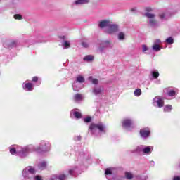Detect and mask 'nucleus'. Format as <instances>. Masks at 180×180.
I'll list each match as a JSON object with an SVG mask.
<instances>
[{"mask_svg":"<svg viewBox=\"0 0 180 180\" xmlns=\"http://www.w3.org/2000/svg\"><path fill=\"white\" fill-rule=\"evenodd\" d=\"M169 18L168 15V13L167 12H162L159 14V19L162 21L164 22L165 20H167V19Z\"/></svg>","mask_w":180,"mask_h":180,"instance_id":"20","label":"nucleus"},{"mask_svg":"<svg viewBox=\"0 0 180 180\" xmlns=\"http://www.w3.org/2000/svg\"><path fill=\"white\" fill-rule=\"evenodd\" d=\"M70 46H71V43L70 41H65L63 44V47L64 49H70Z\"/></svg>","mask_w":180,"mask_h":180,"instance_id":"31","label":"nucleus"},{"mask_svg":"<svg viewBox=\"0 0 180 180\" xmlns=\"http://www.w3.org/2000/svg\"><path fill=\"white\" fill-rule=\"evenodd\" d=\"M97 44H98L99 46L98 51H100V53H103L105 49L108 47H109V49H113V44L112 43V40H98Z\"/></svg>","mask_w":180,"mask_h":180,"instance_id":"6","label":"nucleus"},{"mask_svg":"<svg viewBox=\"0 0 180 180\" xmlns=\"http://www.w3.org/2000/svg\"><path fill=\"white\" fill-rule=\"evenodd\" d=\"M146 11V13H150V12H151V11H153V9H151L150 7H146L145 8Z\"/></svg>","mask_w":180,"mask_h":180,"instance_id":"46","label":"nucleus"},{"mask_svg":"<svg viewBox=\"0 0 180 180\" xmlns=\"http://www.w3.org/2000/svg\"><path fill=\"white\" fill-rule=\"evenodd\" d=\"M136 8H132L131 11H136Z\"/></svg>","mask_w":180,"mask_h":180,"instance_id":"52","label":"nucleus"},{"mask_svg":"<svg viewBox=\"0 0 180 180\" xmlns=\"http://www.w3.org/2000/svg\"><path fill=\"white\" fill-rule=\"evenodd\" d=\"M89 81L94 84V85H98L99 80L98 79H95L92 77V76L89 77Z\"/></svg>","mask_w":180,"mask_h":180,"instance_id":"28","label":"nucleus"},{"mask_svg":"<svg viewBox=\"0 0 180 180\" xmlns=\"http://www.w3.org/2000/svg\"><path fill=\"white\" fill-rule=\"evenodd\" d=\"M81 136H75L74 140L75 141H81Z\"/></svg>","mask_w":180,"mask_h":180,"instance_id":"43","label":"nucleus"},{"mask_svg":"<svg viewBox=\"0 0 180 180\" xmlns=\"http://www.w3.org/2000/svg\"><path fill=\"white\" fill-rule=\"evenodd\" d=\"M143 148H144V145H140L139 146H136L134 149L131 150V153L132 154H143Z\"/></svg>","mask_w":180,"mask_h":180,"instance_id":"14","label":"nucleus"},{"mask_svg":"<svg viewBox=\"0 0 180 180\" xmlns=\"http://www.w3.org/2000/svg\"><path fill=\"white\" fill-rule=\"evenodd\" d=\"M167 95L171 97V99H174L176 96V89H168Z\"/></svg>","mask_w":180,"mask_h":180,"instance_id":"19","label":"nucleus"},{"mask_svg":"<svg viewBox=\"0 0 180 180\" xmlns=\"http://www.w3.org/2000/svg\"><path fill=\"white\" fill-rule=\"evenodd\" d=\"M10 45L11 46V47H16V46H18V41H11Z\"/></svg>","mask_w":180,"mask_h":180,"instance_id":"41","label":"nucleus"},{"mask_svg":"<svg viewBox=\"0 0 180 180\" xmlns=\"http://www.w3.org/2000/svg\"><path fill=\"white\" fill-rule=\"evenodd\" d=\"M144 15L148 19V25L150 26V27H153V29L160 27V24L155 19V14L151 13H145Z\"/></svg>","mask_w":180,"mask_h":180,"instance_id":"5","label":"nucleus"},{"mask_svg":"<svg viewBox=\"0 0 180 180\" xmlns=\"http://www.w3.org/2000/svg\"><path fill=\"white\" fill-rule=\"evenodd\" d=\"M75 172H77V167L70 169L68 171L69 175H75Z\"/></svg>","mask_w":180,"mask_h":180,"instance_id":"32","label":"nucleus"},{"mask_svg":"<svg viewBox=\"0 0 180 180\" xmlns=\"http://www.w3.org/2000/svg\"><path fill=\"white\" fill-rule=\"evenodd\" d=\"M75 82L83 84L84 82H85V78L83 77L82 75H79L76 77V79Z\"/></svg>","mask_w":180,"mask_h":180,"instance_id":"23","label":"nucleus"},{"mask_svg":"<svg viewBox=\"0 0 180 180\" xmlns=\"http://www.w3.org/2000/svg\"><path fill=\"white\" fill-rule=\"evenodd\" d=\"M34 174H36V169L32 166H28L22 170V180H33Z\"/></svg>","mask_w":180,"mask_h":180,"instance_id":"4","label":"nucleus"},{"mask_svg":"<svg viewBox=\"0 0 180 180\" xmlns=\"http://www.w3.org/2000/svg\"><path fill=\"white\" fill-rule=\"evenodd\" d=\"M84 61H86L87 63H91V61H94V56L87 55L83 58Z\"/></svg>","mask_w":180,"mask_h":180,"instance_id":"27","label":"nucleus"},{"mask_svg":"<svg viewBox=\"0 0 180 180\" xmlns=\"http://www.w3.org/2000/svg\"><path fill=\"white\" fill-rule=\"evenodd\" d=\"M82 46H83V47H84L85 49H87V47H89V43H88V42H82Z\"/></svg>","mask_w":180,"mask_h":180,"instance_id":"42","label":"nucleus"},{"mask_svg":"<svg viewBox=\"0 0 180 180\" xmlns=\"http://www.w3.org/2000/svg\"><path fill=\"white\" fill-rule=\"evenodd\" d=\"M46 167H47V162L45 161H42L39 162L38 165V168L41 171H43V169H46Z\"/></svg>","mask_w":180,"mask_h":180,"instance_id":"25","label":"nucleus"},{"mask_svg":"<svg viewBox=\"0 0 180 180\" xmlns=\"http://www.w3.org/2000/svg\"><path fill=\"white\" fill-rule=\"evenodd\" d=\"M171 110H172V105H167L163 108V111L166 112H169Z\"/></svg>","mask_w":180,"mask_h":180,"instance_id":"29","label":"nucleus"},{"mask_svg":"<svg viewBox=\"0 0 180 180\" xmlns=\"http://www.w3.org/2000/svg\"><path fill=\"white\" fill-rule=\"evenodd\" d=\"M72 86L74 91L79 92V91H81V89L84 88V84L78 83L77 82H74Z\"/></svg>","mask_w":180,"mask_h":180,"instance_id":"16","label":"nucleus"},{"mask_svg":"<svg viewBox=\"0 0 180 180\" xmlns=\"http://www.w3.org/2000/svg\"><path fill=\"white\" fill-rule=\"evenodd\" d=\"M85 123H89V122H91V117H87L86 118L84 119Z\"/></svg>","mask_w":180,"mask_h":180,"instance_id":"45","label":"nucleus"},{"mask_svg":"<svg viewBox=\"0 0 180 180\" xmlns=\"http://www.w3.org/2000/svg\"><path fill=\"white\" fill-rule=\"evenodd\" d=\"M110 25V21L109 20H103L99 22L98 23V27L100 29H105L109 27Z\"/></svg>","mask_w":180,"mask_h":180,"instance_id":"13","label":"nucleus"},{"mask_svg":"<svg viewBox=\"0 0 180 180\" xmlns=\"http://www.w3.org/2000/svg\"><path fill=\"white\" fill-rule=\"evenodd\" d=\"M35 43H39V41H36Z\"/></svg>","mask_w":180,"mask_h":180,"instance_id":"53","label":"nucleus"},{"mask_svg":"<svg viewBox=\"0 0 180 180\" xmlns=\"http://www.w3.org/2000/svg\"><path fill=\"white\" fill-rule=\"evenodd\" d=\"M28 150L30 153H37L38 154H44L45 153H49L51 150V144L50 141L41 140L38 147L34 145H28Z\"/></svg>","mask_w":180,"mask_h":180,"instance_id":"1","label":"nucleus"},{"mask_svg":"<svg viewBox=\"0 0 180 180\" xmlns=\"http://www.w3.org/2000/svg\"><path fill=\"white\" fill-rule=\"evenodd\" d=\"M154 150V146H145L143 145V155H150Z\"/></svg>","mask_w":180,"mask_h":180,"instance_id":"12","label":"nucleus"},{"mask_svg":"<svg viewBox=\"0 0 180 180\" xmlns=\"http://www.w3.org/2000/svg\"><path fill=\"white\" fill-rule=\"evenodd\" d=\"M60 39H63V40H65V39H67V37L62 36V37H60Z\"/></svg>","mask_w":180,"mask_h":180,"instance_id":"49","label":"nucleus"},{"mask_svg":"<svg viewBox=\"0 0 180 180\" xmlns=\"http://www.w3.org/2000/svg\"><path fill=\"white\" fill-rule=\"evenodd\" d=\"M115 169L113 168H109V169H106L105 172V175L107 178V179L110 180L112 179V175H113V171Z\"/></svg>","mask_w":180,"mask_h":180,"instance_id":"18","label":"nucleus"},{"mask_svg":"<svg viewBox=\"0 0 180 180\" xmlns=\"http://www.w3.org/2000/svg\"><path fill=\"white\" fill-rule=\"evenodd\" d=\"M160 77V72L157 70H153L150 71V79H157Z\"/></svg>","mask_w":180,"mask_h":180,"instance_id":"17","label":"nucleus"},{"mask_svg":"<svg viewBox=\"0 0 180 180\" xmlns=\"http://www.w3.org/2000/svg\"><path fill=\"white\" fill-rule=\"evenodd\" d=\"M92 92L94 95H99L102 92V89L100 86L94 87Z\"/></svg>","mask_w":180,"mask_h":180,"instance_id":"26","label":"nucleus"},{"mask_svg":"<svg viewBox=\"0 0 180 180\" xmlns=\"http://www.w3.org/2000/svg\"><path fill=\"white\" fill-rule=\"evenodd\" d=\"M153 44L156 46H160L161 44V39H157L153 41Z\"/></svg>","mask_w":180,"mask_h":180,"instance_id":"38","label":"nucleus"},{"mask_svg":"<svg viewBox=\"0 0 180 180\" xmlns=\"http://www.w3.org/2000/svg\"><path fill=\"white\" fill-rule=\"evenodd\" d=\"M70 117H75L76 119H81V112L76 111V110H72L70 112Z\"/></svg>","mask_w":180,"mask_h":180,"instance_id":"22","label":"nucleus"},{"mask_svg":"<svg viewBox=\"0 0 180 180\" xmlns=\"http://www.w3.org/2000/svg\"><path fill=\"white\" fill-rule=\"evenodd\" d=\"M22 89L24 91H27V92H32V91L34 89V84L29 82V81L27 80L22 84Z\"/></svg>","mask_w":180,"mask_h":180,"instance_id":"11","label":"nucleus"},{"mask_svg":"<svg viewBox=\"0 0 180 180\" xmlns=\"http://www.w3.org/2000/svg\"><path fill=\"white\" fill-rule=\"evenodd\" d=\"M32 180H43V177L40 175H36L33 177Z\"/></svg>","mask_w":180,"mask_h":180,"instance_id":"39","label":"nucleus"},{"mask_svg":"<svg viewBox=\"0 0 180 180\" xmlns=\"http://www.w3.org/2000/svg\"><path fill=\"white\" fill-rule=\"evenodd\" d=\"M73 101L76 103H81L84 101V95L80 94H76L73 96Z\"/></svg>","mask_w":180,"mask_h":180,"instance_id":"15","label":"nucleus"},{"mask_svg":"<svg viewBox=\"0 0 180 180\" xmlns=\"http://www.w3.org/2000/svg\"><path fill=\"white\" fill-rule=\"evenodd\" d=\"M32 81L33 82H37V81H39V77H32Z\"/></svg>","mask_w":180,"mask_h":180,"instance_id":"47","label":"nucleus"},{"mask_svg":"<svg viewBox=\"0 0 180 180\" xmlns=\"http://www.w3.org/2000/svg\"><path fill=\"white\" fill-rule=\"evenodd\" d=\"M167 44H174V38L172 37H168L165 40Z\"/></svg>","mask_w":180,"mask_h":180,"instance_id":"33","label":"nucleus"},{"mask_svg":"<svg viewBox=\"0 0 180 180\" xmlns=\"http://www.w3.org/2000/svg\"><path fill=\"white\" fill-rule=\"evenodd\" d=\"M153 105L155 106V108L161 109V108L164 107V99L162 97L157 96L153 98Z\"/></svg>","mask_w":180,"mask_h":180,"instance_id":"9","label":"nucleus"},{"mask_svg":"<svg viewBox=\"0 0 180 180\" xmlns=\"http://www.w3.org/2000/svg\"><path fill=\"white\" fill-rule=\"evenodd\" d=\"M134 94L135 96H140V95H141V89H135Z\"/></svg>","mask_w":180,"mask_h":180,"instance_id":"34","label":"nucleus"},{"mask_svg":"<svg viewBox=\"0 0 180 180\" xmlns=\"http://www.w3.org/2000/svg\"><path fill=\"white\" fill-rule=\"evenodd\" d=\"M173 180H180V176H174Z\"/></svg>","mask_w":180,"mask_h":180,"instance_id":"48","label":"nucleus"},{"mask_svg":"<svg viewBox=\"0 0 180 180\" xmlns=\"http://www.w3.org/2000/svg\"><path fill=\"white\" fill-rule=\"evenodd\" d=\"M150 165H154L155 162H154V161H150Z\"/></svg>","mask_w":180,"mask_h":180,"instance_id":"51","label":"nucleus"},{"mask_svg":"<svg viewBox=\"0 0 180 180\" xmlns=\"http://www.w3.org/2000/svg\"><path fill=\"white\" fill-rule=\"evenodd\" d=\"M152 50L155 52H158L161 50V46L160 45H153Z\"/></svg>","mask_w":180,"mask_h":180,"instance_id":"30","label":"nucleus"},{"mask_svg":"<svg viewBox=\"0 0 180 180\" xmlns=\"http://www.w3.org/2000/svg\"><path fill=\"white\" fill-rule=\"evenodd\" d=\"M139 134L141 139L147 140V139L150 138V135L151 134V129H150L148 127L143 128L140 129Z\"/></svg>","mask_w":180,"mask_h":180,"instance_id":"10","label":"nucleus"},{"mask_svg":"<svg viewBox=\"0 0 180 180\" xmlns=\"http://www.w3.org/2000/svg\"><path fill=\"white\" fill-rule=\"evenodd\" d=\"M58 180H66L67 179V175L65 174H60L58 176Z\"/></svg>","mask_w":180,"mask_h":180,"instance_id":"36","label":"nucleus"},{"mask_svg":"<svg viewBox=\"0 0 180 180\" xmlns=\"http://www.w3.org/2000/svg\"><path fill=\"white\" fill-rule=\"evenodd\" d=\"M150 50V48L147 46L146 45H142V51L143 53H146V51H148Z\"/></svg>","mask_w":180,"mask_h":180,"instance_id":"37","label":"nucleus"},{"mask_svg":"<svg viewBox=\"0 0 180 180\" xmlns=\"http://www.w3.org/2000/svg\"><path fill=\"white\" fill-rule=\"evenodd\" d=\"M117 39L120 41H124L126 40V34L123 32H120L117 34Z\"/></svg>","mask_w":180,"mask_h":180,"instance_id":"24","label":"nucleus"},{"mask_svg":"<svg viewBox=\"0 0 180 180\" xmlns=\"http://www.w3.org/2000/svg\"><path fill=\"white\" fill-rule=\"evenodd\" d=\"M14 19H17L18 20H22V15H20V14L14 15Z\"/></svg>","mask_w":180,"mask_h":180,"instance_id":"40","label":"nucleus"},{"mask_svg":"<svg viewBox=\"0 0 180 180\" xmlns=\"http://www.w3.org/2000/svg\"><path fill=\"white\" fill-rule=\"evenodd\" d=\"M125 176L127 179H133V174L130 172H126Z\"/></svg>","mask_w":180,"mask_h":180,"instance_id":"35","label":"nucleus"},{"mask_svg":"<svg viewBox=\"0 0 180 180\" xmlns=\"http://www.w3.org/2000/svg\"><path fill=\"white\" fill-rule=\"evenodd\" d=\"M119 30V25L110 22V25L105 29V32L107 33V34H115V33H117Z\"/></svg>","mask_w":180,"mask_h":180,"instance_id":"7","label":"nucleus"},{"mask_svg":"<svg viewBox=\"0 0 180 180\" xmlns=\"http://www.w3.org/2000/svg\"><path fill=\"white\" fill-rule=\"evenodd\" d=\"M9 150H10V153L12 155H18L22 158L25 157H27V155L30 154V150H29V145L23 148L18 145H13L9 147Z\"/></svg>","mask_w":180,"mask_h":180,"instance_id":"3","label":"nucleus"},{"mask_svg":"<svg viewBox=\"0 0 180 180\" xmlns=\"http://www.w3.org/2000/svg\"><path fill=\"white\" fill-rule=\"evenodd\" d=\"M141 180H147V176L142 177Z\"/></svg>","mask_w":180,"mask_h":180,"instance_id":"50","label":"nucleus"},{"mask_svg":"<svg viewBox=\"0 0 180 180\" xmlns=\"http://www.w3.org/2000/svg\"><path fill=\"white\" fill-rule=\"evenodd\" d=\"M122 127L126 130H132L134 129V122L131 119L124 118L122 120Z\"/></svg>","mask_w":180,"mask_h":180,"instance_id":"8","label":"nucleus"},{"mask_svg":"<svg viewBox=\"0 0 180 180\" xmlns=\"http://www.w3.org/2000/svg\"><path fill=\"white\" fill-rule=\"evenodd\" d=\"M58 179V176L57 175H52L49 180H57Z\"/></svg>","mask_w":180,"mask_h":180,"instance_id":"44","label":"nucleus"},{"mask_svg":"<svg viewBox=\"0 0 180 180\" xmlns=\"http://www.w3.org/2000/svg\"><path fill=\"white\" fill-rule=\"evenodd\" d=\"M90 0H75L74 1V5L79 6V5H86L89 4Z\"/></svg>","mask_w":180,"mask_h":180,"instance_id":"21","label":"nucleus"},{"mask_svg":"<svg viewBox=\"0 0 180 180\" xmlns=\"http://www.w3.org/2000/svg\"><path fill=\"white\" fill-rule=\"evenodd\" d=\"M89 130L95 137H102L108 133V128L103 122L92 123L90 124Z\"/></svg>","mask_w":180,"mask_h":180,"instance_id":"2","label":"nucleus"},{"mask_svg":"<svg viewBox=\"0 0 180 180\" xmlns=\"http://www.w3.org/2000/svg\"><path fill=\"white\" fill-rule=\"evenodd\" d=\"M39 84H41V82H39Z\"/></svg>","mask_w":180,"mask_h":180,"instance_id":"54","label":"nucleus"}]
</instances>
